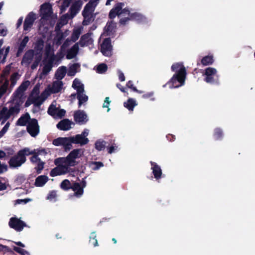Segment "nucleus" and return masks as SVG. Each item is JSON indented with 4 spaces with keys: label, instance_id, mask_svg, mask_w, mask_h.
Listing matches in <instances>:
<instances>
[{
    "label": "nucleus",
    "instance_id": "338daca9",
    "mask_svg": "<svg viewBox=\"0 0 255 255\" xmlns=\"http://www.w3.org/2000/svg\"><path fill=\"white\" fill-rule=\"evenodd\" d=\"M118 76H119V79L121 81L123 82L125 80L124 74L122 71H118Z\"/></svg>",
    "mask_w": 255,
    "mask_h": 255
},
{
    "label": "nucleus",
    "instance_id": "e433bc0d",
    "mask_svg": "<svg viewBox=\"0 0 255 255\" xmlns=\"http://www.w3.org/2000/svg\"><path fill=\"white\" fill-rule=\"evenodd\" d=\"M9 47L2 48L0 50V63H3L6 58L7 55L9 51Z\"/></svg>",
    "mask_w": 255,
    "mask_h": 255
},
{
    "label": "nucleus",
    "instance_id": "f03ea898",
    "mask_svg": "<svg viewBox=\"0 0 255 255\" xmlns=\"http://www.w3.org/2000/svg\"><path fill=\"white\" fill-rule=\"evenodd\" d=\"M124 6V4L122 3H119L116 5L110 12V18H113L118 16L122 24H125L129 19L134 20L139 22L145 21L146 18L141 14L137 12L131 13L128 8H123Z\"/></svg>",
    "mask_w": 255,
    "mask_h": 255
},
{
    "label": "nucleus",
    "instance_id": "bf43d9fd",
    "mask_svg": "<svg viewBox=\"0 0 255 255\" xmlns=\"http://www.w3.org/2000/svg\"><path fill=\"white\" fill-rule=\"evenodd\" d=\"M154 93L152 92H147L142 95V98L144 99H149L151 101L154 100L153 97Z\"/></svg>",
    "mask_w": 255,
    "mask_h": 255
},
{
    "label": "nucleus",
    "instance_id": "e2e57ef3",
    "mask_svg": "<svg viewBox=\"0 0 255 255\" xmlns=\"http://www.w3.org/2000/svg\"><path fill=\"white\" fill-rule=\"evenodd\" d=\"M10 124L9 122H7L4 127L2 128V129L0 131V134L1 136H2L8 130Z\"/></svg>",
    "mask_w": 255,
    "mask_h": 255
},
{
    "label": "nucleus",
    "instance_id": "49530a36",
    "mask_svg": "<svg viewBox=\"0 0 255 255\" xmlns=\"http://www.w3.org/2000/svg\"><path fill=\"white\" fill-rule=\"evenodd\" d=\"M46 199L51 202L56 201L57 199V194L56 192L54 191L50 192L48 193Z\"/></svg>",
    "mask_w": 255,
    "mask_h": 255
},
{
    "label": "nucleus",
    "instance_id": "680f3d73",
    "mask_svg": "<svg viewBox=\"0 0 255 255\" xmlns=\"http://www.w3.org/2000/svg\"><path fill=\"white\" fill-rule=\"evenodd\" d=\"M110 103H111V101L110 100L109 97H106L105 98L104 102L103 104V107L104 108H108L107 112H109V111L110 110V109L109 108V106L110 105Z\"/></svg>",
    "mask_w": 255,
    "mask_h": 255
},
{
    "label": "nucleus",
    "instance_id": "a18cd8bd",
    "mask_svg": "<svg viewBox=\"0 0 255 255\" xmlns=\"http://www.w3.org/2000/svg\"><path fill=\"white\" fill-rule=\"evenodd\" d=\"M61 188L65 190H67L70 188H71V184L68 180L65 179L63 180L61 183Z\"/></svg>",
    "mask_w": 255,
    "mask_h": 255
},
{
    "label": "nucleus",
    "instance_id": "f257e3e1",
    "mask_svg": "<svg viewBox=\"0 0 255 255\" xmlns=\"http://www.w3.org/2000/svg\"><path fill=\"white\" fill-rule=\"evenodd\" d=\"M84 150L75 149L72 150L66 157H59L55 159L57 166L51 170L50 175L52 177L65 174L69 171V167L74 166L80 162V158L83 155Z\"/></svg>",
    "mask_w": 255,
    "mask_h": 255
},
{
    "label": "nucleus",
    "instance_id": "c9c22d12",
    "mask_svg": "<svg viewBox=\"0 0 255 255\" xmlns=\"http://www.w3.org/2000/svg\"><path fill=\"white\" fill-rule=\"evenodd\" d=\"M80 67V65L78 63H74L71 65L68 70V76H74L77 72L78 69Z\"/></svg>",
    "mask_w": 255,
    "mask_h": 255
},
{
    "label": "nucleus",
    "instance_id": "603ef678",
    "mask_svg": "<svg viewBox=\"0 0 255 255\" xmlns=\"http://www.w3.org/2000/svg\"><path fill=\"white\" fill-rule=\"evenodd\" d=\"M90 166L92 169L97 170L103 166V164L100 162H93L90 164Z\"/></svg>",
    "mask_w": 255,
    "mask_h": 255
},
{
    "label": "nucleus",
    "instance_id": "2eb2a0df",
    "mask_svg": "<svg viewBox=\"0 0 255 255\" xmlns=\"http://www.w3.org/2000/svg\"><path fill=\"white\" fill-rule=\"evenodd\" d=\"M27 130L31 136H36L39 132V128L36 120L32 119L27 125Z\"/></svg>",
    "mask_w": 255,
    "mask_h": 255
},
{
    "label": "nucleus",
    "instance_id": "aec40b11",
    "mask_svg": "<svg viewBox=\"0 0 255 255\" xmlns=\"http://www.w3.org/2000/svg\"><path fill=\"white\" fill-rule=\"evenodd\" d=\"M35 53L33 50H29L25 54L21 61V64L22 65L27 67L30 63L34 61V63L32 65V66L35 63Z\"/></svg>",
    "mask_w": 255,
    "mask_h": 255
},
{
    "label": "nucleus",
    "instance_id": "f704fd0d",
    "mask_svg": "<svg viewBox=\"0 0 255 255\" xmlns=\"http://www.w3.org/2000/svg\"><path fill=\"white\" fill-rule=\"evenodd\" d=\"M31 151L33 152L31 154H38V155H43L46 154L50 152V150L49 148H38L34 149L33 150L31 149Z\"/></svg>",
    "mask_w": 255,
    "mask_h": 255
},
{
    "label": "nucleus",
    "instance_id": "7c9ffc66",
    "mask_svg": "<svg viewBox=\"0 0 255 255\" xmlns=\"http://www.w3.org/2000/svg\"><path fill=\"white\" fill-rule=\"evenodd\" d=\"M136 101L135 99L129 98L127 102L124 103V106L129 111H132L134 108L137 105Z\"/></svg>",
    "mask_w": 255,
    "mask_h": 255
},
{
    "label": "nucleus",
    "instance_id": "393cba45",
    "mask_svg": "<svg viewBox=\"0 0 255 255\" xmlns=\"http://www.w3.org/2000/svg\"><path fill=\"white\" fill-rule=\"evenodd\" d=\"M71 122L68 120H63L57 125V127L60 130H68L71 128Z\"/></svg>",
    "mask_w": 255,
    "mask_h": 255
},
{
    "label": "nucleus",
    "instance_id": "4468645a",
    "mask_svg": "<svg viewBox=\"0 0 255 255\" xmlns=\"http://www.w3.org/2000/svg\"><path fill=\"white\" fill-rule=\"evenodd\" d=\"M86 186V182L84 179L79 183H74L71 186V189L74 192V196L79 198L82 196L84 188Z\"/></svg>",
    "mask_w": 255,
    "mask_h": 255
},
{
    "label": "nucleus",
    "instance_id": "9d476101",
    "mask_svg": "<svg viewBox=\"0 0 255 255\" xmlns=\"http://www.w3.org/2000/svg\"><path fill=\"white\" fill-rule=\"evenodd\" d=\"M48 113L55 119H61L65 114V111L60 109L59 105L53 101L48 109Z\"/></svg>",
    "mask_w": 255,
    "mask_h": 255
},
{
    "label": "nucleus",
    "instance_id": "423d86ee",
    "mask_svg": "<svg viewBox=\"0 0 255 255\" xmlns=\"http://www.w3.org/2000/svg\"><path fill=\"white\" fill-rule=\"evenodd\" d=\"M20 105L18 103L13 102L9 107H3L0 110V122L3 124L11 117L16 116L20 110Z\"/></svg>",
    "mask_w": 255,
    "mask_h": 255
},
{
    "label": "nucleus",
    "instance_id": "3c124183",
    "mask_svg": "<svg viewBox=\"0 0 255 255\" xmlns=\"http://www.w3.org/2000/svg\"><path fill=\"white\" fill-rule=\"evenodd\" d=\"M214 136L216 139H220L223 136L222 130L219 128H216L214 131Z\"/></svg>",
    "mask_w": 255,
    "mask_h": 255
},
{
    "label": "nucleus",
    "instance_id": "c03bdc74",
    "mask_svg": "<svg viewBox=\"0 0 255 255\" xmlns=\"http://www.w3.org/2000/svg\"><path fill=\"white\" fill-rule=\"evenodd\" d=\"M106 143L103 140L97 141L95 143V148L98 150H102L105 148Z\"/></svg>",
    "mask_w": 255,
    "mask_h": 255
},
{
    "label": "nucleus",
    "instance_id": "20e7f679",
    "mask_svg": "<svg viewBox=\"0 0 255 255\" xmlns=\"http://www.w3.org/2000/svg\"><path fill=\"white\" fill-rule=\"evenodd\" d=\"M44 54L46 58L43 61L44 66L42 72L40 76V78L46 75L51 70L53 63H55L57 60H60L63 56L62 52H59L55 55L54 54L53 48L50 44L46 45Z\"/></svg>",
    "mask_w": 255,
    "mask_h": 255
},
{
    "label": "nucleus",
    "instance_id": "473e14b6",
    "mask_svg": "<svg viewBox=\"0 0 255 255\" xmlns=\"http://www.w3.org/2000/svg\"><path fill=\"white\" fill-rule=\"evenodd\" d=\"M72 87L77 90V92H84L83 84L78 79H75L72 84Z\"/></svg>",
    "mask_w": 255,
    "mask_h": 255
},
{
    "label": "nucleus",
    "instance_id": "4d7b16f0",
    "mask_svg": "<svg viewBox=\"0 0 255 255\" xmlns=\"http://www.w3.org/2000/svg\"><path fill=\"white\" fill-rule=\"evenodd\" d=\"M19 75L17 73H15L11 75L10 80H11V85L13 86H14L17 80L19 79Z\"/></svg>",
    "mask_w": 255,
    "mask_h": 255
},
{
    "label": "nucleus",
    "instance_id": "c85d7f7f",
    "mask_svg": "<svg viewBox=\"0 0 255 255\" xmlns=\"http://www.w3.org/2000/svg\"><path fill=\"white\" fill-rule=\"evenodd\" d=\"M67 72V68L65 66H61L58 68L55 74V77L59 80L62 79Z\"/></svg>",
    "mask_w": 255,
    "mask_h": 255
},
{
    "label": "nucleus",
    "instance_id": "5701e85b",
    "mask_svg": "<svg viewBox=\"0 0 255 255\" xmlns=\"http://www.w3.org/2000/svg\"><path fill=\"white\" fill-rule=\"evenodd\" d=\"M151 169L154 178L157 180L160 179L162 175V170L160 167L154 162H151Z\"/></svg>",
    "mask_w": 255,
    "mask_h": 255
},
{
    "label": "nucleus",
    "instance_id": "8fccbe9b",
    "mask_svg": "<svg viewBox=\"0 0 255 255\" xmlns=\"http://www.w3.org/2000/svg\"><path fill=\"white\" fill-rule=\"evenodd\" d=\"M69 16L67 14H65L64 15H63L61 17V19L60 20V21L58 23V26H59L60 25H65L66 24L67 22H68V19H69Z\"/></svg>",
    "mask_w": 255,
    "mask_h": 255
},
{
    "label": "nucleus",
    "instance_id": "13d9d810",
    "mask_svg": "<svg viewBox=\"0 0 255 255\" xmlns=\"http://www.w3.org/2000/svg\"><path fill=\"white\" fill-rule=\"evenodd\" d=\"M32 156L30 157V161L34 164L38 163L41 159L38 157V154H31Z\"/></svg>",
    "mask_w": 255,
    "mask_h": 255
},
{
    "label": "nucleus",
    "instance_id": "9b49d317",
    "mask_svg": "<svg viewBox=\"0 0 255 255\" xmlns=\"http://www.w3.org/2000/svg\"><path fill=\"white\" fill-rule=\"evenodd\" d=\"M43 41L40 39H38L35 42L34 49L33 50L35 53V63L31 66V68L34 69L36 68L39 62L41 59L42 55V49L43 48Z\"/></svg>",
    "mask_w": 255,
    "mask_h": 255
},
{
    "label": "nucleus",
    "instance_id": "4be33fe9",
    "mask_svg": "<svg viewBox=\"0 0 255 255\" xmlns=\"http://www.w3.org/2000/svg\"><path fill=\"white\" fill-rule=\"evenodd\" d=\"M100 0H90L89 2L85 5L83 11L84 13L92 14L94 11L96 7L99 3Z\"/></svg>",
    "mask_w": 255,
    "mask_h": 255
},
{
    "label": "nucleus",
    "instance_id": "37998d69",
    "mask_svg": "<svg viewBox=\"0 0 255 255\" xmlns=\"http://www.w3.org/2000/svg\"><path fill=\"white\" fill-rule=\"evenodd\" d=\"M107 70V66L104 63L99 64L97 66L96 72L98 73L102 74L105 72Z\"/></svg>",
    "mask_w": 255,
    "mask_h": 255
},
{
    "label": "nucleus",
    "instance_id": "4c0bfd02",
    "mask_svg": "<svg viewBox=\"0 0 255 255\" xmlns=\"http://www.w3.org/2000/svg\"><path fill=\"white\" fill-rule=\"evenodd\" d=\"M78 99L79 100V106L80 107L83 103L88 100V96L83 93V92H77Z\"/></svg>",
    "mask_w": 255,
    "mask_h": 255
},
{
    "label": "nucleus",
    "instance_id": "a19ab883",
    "mask_svg": "<svg viewBox=\"0 0 255 255\" xmlns=\"http://www.w3.org/2000/svg\"><path fill=\"white\" fill-rule=\"evenodd\" d=\"M82 30V27H79L74 30L71 36V39L73 41H75L78 39Z\"/></svg>",
    "mask_w": 255,
    "mask_h": 255
},
{
    "label": "nucleus",
    "instance_id": "a211bd4d",
    "mask_svg": "<svg viewBox=\"0 0 255 255\" xmlns=\"http://www.w3.org/2000/svg\"><path fill=\"white\" fill-rule=\"evenodd\" d=\"M37 17V15L35 13L33 12H29L26 16L24 22V30L25 31H29Z\"/></svg>",
    "mask_w": 255,
    "mask_h": 255
},
{
    "label": "nucleus",
    "instance_id": "72a5a7b5",
    "mask_svg": "<svg viewBox=\"0 0 255 255\" xmlns=\"http://www.w3.org/2000/svg\"><path fill=\"white\" fill-rule=\"evenodd\" d=\"M63 147L65 150H69L72 148L73 140L72 136L68 137H64Z\"/></svg>",
    "mask_w": 255,
    "mask_h": 255
},
{
    "label": "nucleus",
    "instance_id": "58836bf2",
    "mask_svg": "<svg viewBox=\"0 0 255 255\" xmlns=\"http://www.w3.org/2000/svg\"><path fill=\"white\" fill-rule=\"evenodd\" d=\"M213 62L214 59L212 55L206 56L201 60V63L204 66L212 64Z\"/></svg>",
    "mask_w": 255,
    "mask_h": 255
},
{
    "label": "nucleus",
    "instance_id": "cd10ccee",
    "mask_svg": "<svg viewBox=\"0 0 255 255\" xmlns=\"http://www.w3.org/2000/svg\"><path fill=\"white\" fill-rule=\"evenodd\" d=\"M93 40L89 34L82 36L79 44L81 46H85L91 45L93 43Z\"/></svg>",
    "mask_w": 255,
    "mask_h": 255
},
{
    "label": "nucleus",
    "instance_id": "b1692460",
    "mask_svg": "<svg viewBox=\"0 0 255 255\" xmlns=\"http://www.w3.org/2000/svg\"><path fill=\"white\" fill-rule=\"evenodd\" d=\"M83 2L81 0H78L74 2L70 8V17H73L80 10Z\"/></svg>",
    "mask_w": 255,
    "mask_h": 255
},
{
    "label": "nucleus",
    "instance_id": "bb28decb",
    "mask_svg": "<svg viewBox=\"0 0 255 255\" xmlns=\"http://www.w3.org/2000/svg\"><path fill=\"white\" fill-rule=\"evenodd\" d=\"M48 180V177L46 175L39 176L36 178L34 185L36 187H42L47 183Z\"/></svg>",
    "mask_w": 255,
    "mask_h": 255
},
{
    "label": "nucleus",
    "instance_id": "f3484780",
    "mask_svg": "<svg viewBox=\"0 0 255 255\" xmlns=\"http://www.w3.org/2000/svg\"><path fill=\"white\" fill-rule=\"evenodd\" d=\"M9 226L17 231H21L26 226V224L18 218L12 217L9 222Z\"/></svg>",
    "mask_w": 255,
    "mask_h": 255
},
{
    "label": "nucleus",
    "instance_id": "a878e982",
    "mask_svg": "<svg viewBox=\"0 0 255 255\" xmlns=\"http://www.w3.org/2000/svg\"><path fill=\"white\" fill-rule=\"evenodd\" d=\"M79 50V45L78 43H76L74 44L71 49H70L68 51L66 55V58L68 59H71L74 58L78 53Z\"/></svg>",
    "mask_w": 255,
    "mask_h": 255
},
{
    "label": "nucleus",
    "instance_id": "0e129e2a",
    "mask_svg": "<svg viewBox=\"0 0 255 255\" xmlns=\"http://www.w3.org/2000/svg\"><path fill=\"white\" fill-rule=\"evenodd\" d=\"M119 149L118 146L117 145H112L108 148V152L110 154L117 151Z\"/></svg>",
    "mask_w": 255,
    "mask_h": 255
},
{
    "label": "nucleus",
    "instance_id": "dca6fc26",
    "mask_svg": "<svg viewBox=\"0 0 255 255\" xmlns=\"http://www.w3.org/2000/svg\"><path fill=\"white\" fill-rule=\"evenodd\" d=\"M75 121L80 125L86 124L88 121V117L86 113L81 110L77 111L74 115Z\"/></svg>",
    "mask_w": 255,
    "mask_h": 255
},
{
    "label": "nucleus",
    "instance_id": "052dcab7",
    "mask_svg": "<svg viewBox=\"0 0 255 255\" xmlns=\"http://www.w3.org/2000/svg\"><path fill=\"white\" fill-rule=\"evenodd\" d=\"M7 34V29L5 26L2 24L0 23V35L4 36Z\"/></svg>",
    "mask_w": 255,
    "mask_h": 255
},
{
    "label": "nucleus",
    "instance_id": "5fc2aeb1",
    "mask_svg": "<svg viewBox=\"0 0 255 255\" xmlns=\"http://www.w3.org/2000/svg\"><path fill=\"white\" fill-rule=\"evenodd\" d=\"M64 137H58L53 140L52 143L55 146H62L63 144Z\"/></svg>",
    "mask_w": 255,
    "mask_h": 255
},
{
    "label": "nucleus",
    "instance_id": "c756f323",
    "mask_svg": "<svg viewBox=\"0 0 255 255\" xmlns=\"http://www.w3.org/2000/svg\"><path fill=\"white\" fill-rule=\"evenodd\" d=\"M31 120L32 119H30L29 115L28 114H26L18 119L17 122V125L20 126H25L26 125H27L29 121Z\"/></svg>",
    "mask_w": 255,
    "mask_h": 255
},
{
    "label": "nucleus",
    "instance_id": "69168bd1",
    "mask_svg": "<svg viewBox=\"0 0 255 255\" xmlns=\"http://www.w3.org/2000/svg\"><path fill=\"white\" fill-rule=\"evenodd\" d=\"M31 201L30 199H18L16 201V203L17 204H26L27 202Z\"/></svg>",
    "mask_w": 255,
    "mask_h": 255
},
{
    "label": "nucleus",
    "instance_id": "ea45409f",
    "mask_svg": "<svg viewBox=\"0 0 255 255\" xmlns=\"http://www.w3.org/2000/svg\"><path fill=\"white\" fill-rule=\"evenodd\" d=\"M82 14L84 17V20L83 21V24L84 25H88L93 20L92 14L90 13L89 14H88V13H86V14H85V13L84 11H83Z\"/></svg>",
    "mask_w": 255,
    "mask_h": 255
},
{
    "label": "nucleus",
    "instance_id": "6ab92c4d",
    "mask_svg": "<svg viewBox=\"0 0 255 255\" xmlns=\"http://www.w3.org/2000/svg\"><path fill=\"white\" fill-rule=\"evenodd\" d=\"M112 47L109 38H105L101 44V52L106 56L112 55Z\"/></svg>",
    "mask_w": 255,
    "mask_h": 255
},
{
    "label": "nucleus",
    "instance_id": "ddd939ff",
    "mask_svg": "<svg viewBox=\"0 0 255 255\" xmlns=\"http://www.w3.org/2000/svg\"><path fill=\"white\" fill-rule=\"evenodd\" d=\"M89 132V129H85L81 134L72 136L73 143L75 144H79L80 145H84L87 144L89 140L86 137L88 135Z\"/></svg>",
    "mask_w": 255,
    "mask_h": 255
},
{
    "label": "nucleus",
    "instance_id": "79ce46f5",
    "mask_svg": "<svg viewBox=\"0 0 255 255\" xmlns=\"http://www.w3.org/2000/svg\"><path fill=\"white\" fill-rule=\"evenodd\" d=\"M28 40H29L28 37L25 36L24 37V38L22 39V40L21 41V42H20V43L19 44V48H18V52H21L23 51V50L26 46V44L27 43Z\"/></svg>",
    "mask_w": 255,
    "mask_h": 255
},
{
    "label": "nucleus",
    "instance_id": "de8ad7c7",
    "mask_svg": "<svg viewBox=\"0 0 255 255\" xmlns=\"http://www.w3.org/2000/svg\"><path fill=\"white\" fill-rule=\"evenodd\" d=\"M96 237H97L95 232L91 233L90 236V241L93 244L94 247H97L98 246V243Z\"/></svg>",
    "mask_w": 255,
    "mask_h": 255
},
{
    "label": "nucleus",
    "instance_id": "09e8293b",
    "mask_svg": "<svg viewBox=\"0 0 255 255\" xmlns=\"http://www.w3.org/2000/svg\"><path fill=\"white\" fill-rule=\"evenodd\" d=\"M13 250L21 255H30L29 253L26 250L17 247H13Z\"/></svg>",
    "mask_w": 255,
    "mask_h": 255
},
{
    "label": "nucleus",
    "instance_id": "39448f33",
    "mask_svg": "<svg viewBox=\"0 0 255 255\" xmlns=\"http://www.w3.org/2000/svg\"><path fill=\"white\" fill-rule=\"evenodd\" d=\"M33 152L28 147H24L19 150L17 154L10 158L8 163L11 168H18L21 166L26 161V156L30 155Z\"/></svg>",
    "mask_w": 255,
    "mask_h": 255
},
{
    "label": "nucleus",
    "instance_id": "2f4dec72",
    "mask_svg": "<svg viewBox=\"0 0 255 255\" xmlns=\"http://www.w3.org/2000/svg\"><path fill=\"white\" fill-rule=\"evenodd\" d=\"M29 81L23 82L15 91V94L16 96L21 95L25 91L29 85Z\"/></svg>",
    "mask_w": 255,
    "mask_h": 255
},
{
    "label": "nucleus",
    "instance_id": "412c9836",
    "mask_svg": "<svg viewBox=\"0 0 255 255\" xmlns=\"http://www.w3.org/2000/svg\"><path fill=\"white\" fill-rule=\"evenodd\" d=\"M116 24L113 21L107 23L105 27L104 31L101 35V38H104L106 36H112L116 31Z\"/></svg>",
    "mask_w": 255,
    "mask_h": 255
},
{
    "label": "nucleus",
    "instance_id": "774afa93",
    "mask_svg": "<svg viewBox=\"0 0 255 255\" xmlns=\"http://www.w3.org/2000/svg\"><path fill=\"white\" fill-rule=\"evenodd\" d=\"M9 251V248L7 246L0 245V252H6Z\"/></svg>",
    "mask_w": 255,
    "mask_h": 255
},
{
    "label": "nucleus",
    "instance_id": "0eeeda50",
    "mask_svg": "<svg viewBox=\"0 0 255 255\" xmlns=\"http://www.w3.org/2000/svg\"><path fill=\"white\" fill-rule=\"evenodd\" d=\"M40 13L42 15L41 19L42 23L48 20L51 25L54 24L57 16L52 14L51 6L49 4H42L40 8Z\"/></svg>",
    "mask_w": 255,
    "mask_h": 255
},
{
    "label": "nucleus",
    "instance_id": "6e6d98bb",
    "mask_svg": "<svg viewBox=\"0 0 255 255\" xmlns=\"http://www.w3.org/2000/svg\"><path fill=\"white\" fill-rule=\"evenodd\" d=\"M72 0H64L62 5L60 7V10L61 12H63L65 10L67 7L69 6V5Z\"/></svg>",
    "mask_w": 255,
    "mask_h": 255
},
{
    "label": "nucleus",
    "instance_id": "1a4fd4ad",
    "mask_svg": "<svg viewBox=\"0 0 255 255\" xmlns=\"http://www.w3.org/2000/svg\"><path fill=\"white\" fill-rule=\"evenodd\" d=\"M63 89V83L61 80L54 81L52 84L48 85L43 91V95L45 97H49L51 94L57 93Z\"/></svg>",
    "mask_w": 255,
    "mask_h": 255
},
{
    "label": "nucleus",
    "instance_id": "f8f14e48",
    "mask_svg": "<svg viewBox=\"0 0 255 255\" xmlns=\"http://www.w3.org/2000/svg\"><path fill=\"white\" fill-rule=\"evenodd\" d=\"M205 81L208 83H214L217 81L218 76L217 70L213 67H208L205 70Z\"/></svg>",
    "mask_w": 255,
    "mask_h": 255
},
{
    "label": "nucleus",
    "instance_id": "7ed1b4c3",
    "mask_svg": "<svg viewBox=\"0 0 255 255\" xmlns=\"http://www.w3.org/2000/svg\"><path fill=\"white\" fill-rule=\"evenodd\" d=\"M172 70L175 72L172 77L166 85L170 88H176L184 84L186 76V69L181 63H176L172 65Z\"/></svg>",
    "mask_w": 255,
    "mask_h": 255
},
{
    "label": "nucleus",
    "instance_id": "6e6552de",
    "mask_svg": "<svg viewBox=\"0 0 255 255\" xmlns=\"http://www.w3.org/2000/svg\"><path fill=\"white\" fill-rule=\"evenodd\" d=\"M40 85H36L29 97V100L37 106H39L48 98L43 95V92L39 95Z\"/></svg>",
    "mask_w": 255,
    "mask_h": 255
},
{
    "label": "nucleus",
    "instance_id": "864d4df0",
    "mask_svg": "<svg viewBox=\"0 0 255 255\" xmlns=\"http://www.w3.org/2000/svg\"><path fill=\"white\" fill-rule=\"evenodd\" d=\"M44 163L40 160L38 163H36L35 165V169L38 173H40L44 167Z\"/></svg>",
    "mask_w": 255,
    "mask_h": 255
}]
</instances>
